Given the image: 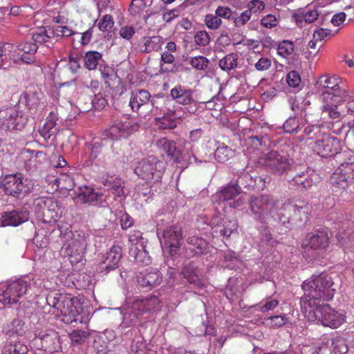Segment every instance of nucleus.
I'll list each match as a JSON object with an SVG mask.
<instances>
[{"mask_svg":"<svg viewBox=\"0 0 354 354\" xmlns=\"http://www.w3.org/2000/svg\"><path fill=\"white\" fill-rule=\"evenodd\" d=\"M333 284L331 277L325 274L313 275L302 284L304 295L300 304L308 321L337 328L346 322L344 313L335 310L328 304H319V301H328L333 297L335 290L332 288Z\"/></svg>","mask_w":354,"mask_h":354,"instance_id":"obj_1","label":"nucleus"},{"mask_svg":"<svg viewBox=\"0 0 354 354\" xmlns=\"http://www.w3.org/2000/svg\"><path fill=\"white\" fill-rule=\"evenodd\" d=\"M44 313L53 315L62 322L87 324L91 316V306L71 295L52 292L46 297Z\"/></svg>","mask_w":354,"mask_h":354,"instance_id":"obj_2","label":"nucleus"},{"mask_svg":"<svg viewBox=\"0 0 354 354\" xmlns=\"http://www.w3.org/2000/svg\"><path fill=\"white\" fill-rule=\"evenodd\" d=\"M91 233L88 230H77L73 232L68 229L60 230V237L62 242L63 253L74 258L73 262L80 261L85 253L86 247L90 241Z\"/></svg>","mask_w":354,"mask_h":354,"instance_id":"obj_3","label":"nucleus"},{"mask_svg":"<svg viewBox=\"0 0 354 354\" xmlns=\"http://www.w3.org/2000/svg\"><path fill=\"white\" fill-rule=\"evenodd\" d=\"M160 300L154 295L145 298L135 299L132 302H127L120 308L122 315V325L124 327L135 326L140 317L147 313L159 309Z\"/></svg>","mask_w":354,"mask_h":354,"instance_id":"obj_4","label":"nucleus"},{"mask_svg":"<svg viewBox=\"0 0 354 354\" xmlns=\"http://www.w3.org/2000/svg\"><path fill=\"white\" fill-rule=\"evenodd\" d=\"M281 204L269 196H252L250 200V207L255 217L261 222L270 218L285 224L288 217L283 219L281 216Z\"/></svg>","mask_w":354,"mask_h":354,"instance_id":"obj_5","label":"nucleus"},{"mask_svg":"<svg viewBox=\"0 0 354 354\" xmlns=\"http://www.w3.org/2000/svg\"><path fill=\"white\" fill-rule=\"evenodd\" d=\"M171 100L155 96L151 100V112L160 116L156 118V125L160 129H174L178 120L182 118L178 111L169 109Z\"/></svg>","mask_w":354,"mask_h":354,"instance_id":"obj_6","label":"nucleus"},{"mask_svg":"<svg viewBox=\"0 0 354 354\" xmlns=\"http://www.w3.org/2000/svg\"><path fill=\"white\" fill-rule=\"evenodd\" d=\"M216 208H221L226 212L227 208L237 209L246 202V194L241 192L236 184H228L214 196Z\"/></svg>","mask_w":354,"mask_h":354,"instance_id":"obj_7","label":"nucleus"},{"mask_svg":"<svg viewBox=\"0 0 354 354\" xmlns=\"http://www.w3.org/2000/svg\"><path fill=\"white\" fill-rule=\"evenodd\" d=\"M33 209L37 218L43 223L57 221L63 213V207L51 197H40L33 203Z\"/></svg>","mask_w":354,"mask_h":354,"instance_id":"obj_8","label":"nucleus"},{"mask_svg":"<svg viewBox=\"0 0 354 354\" xmlns=\"http://www.w3.org/2000/svg\"><path fill=\"white\" fill-rule=\"evenodd\" d=\"M31 344L36 354H53L62 350L59 336L53 329H45L37 332Z\"/></svg>","mask_w":354,"mask_h":354,"instance_id":"obj_9","label":"nucleus"},{"mask_svg":"<svg viewBox=\"0 0 354 354\" xmlns=\"http://www.w3.org/2000/svg\"><path fill=\"white\" fill-rule=\"evenodd\" d=\"M0 184L6 194L16 198L30 194L35 185L31 179L23 178L21 174L6 176L1 180Z\"/></svg>","mask_w":354,"mask_h":354,"instance_id":"obj_10","label":"nucleus"},{"mask_svg":"<svg viewBox=\"0 0 354 354\" xmlns=\"http://www.w3.org/2000/svg\"><path fill=\"white\" fill-rule=\"evenodd\" d=\"M163 169L161 161L153 156H149L136 163L134 172L147 183H156L161 180Z\"/></svg>","mask_w":354,"mask_h":354,"instance_id":"obj_11","label":"nucleus"},{"mask_svg":"<svg viewBox=\"0 0 354 354\" xmlns=\"http://www.w3.org/2000/svg\"><path fill=\"white\" fill-rule=\"evenodd\" d=\"M341 82L342 77L338 75L321 76L315 84V88L322 93V100H333L336 95H341L343 97H348V92L346 89H340Z\"/></svg>","mask_w":354,"mask_h":354,"instance_id":"obj_12","label":"nucleus"},{"mask_svg":"<svg viewBox=\"0 0 354 354\" xmlns=\"http://www.w3.org/2000/svg\"><path fill=\"white\" fill-rule=\"evenodd\" d=\"M28 118L15 107L0 109V128L3 130L21 129Z\"/></svg>","mask_w":354,"mask_h":354,"instance_id":"obj_13","label":"nucleus"},{"mask_svg":"<svg viewBox=\"0 0 354 354\" xmlns=\"http://www.w3.org/2000/svg\"><path fill=\"white\" fill-rule=\"evenodd\" d=\"M27 291L26 281L20 279L13 281L8 283L4 289L0 290V303L8 306L17 304Z\"/></svg>","mask_w":354,"mask_h":354,"instance_id":"obj_14","label":"nucleus"},{"mask_svg":"<svg viewBox=\"0 0 354 354\" xmlns=\"http://www.w3.org/2000/svg\"><path fill=\"white\" fill-rule=\"evenodd\" d=\"M263 165L271 173L282 175L288 171L290 168V160L286 154L277 151H270L265 156Z\"/></svg>","mask_w":354,"mask_h":354,"instance_id":"obj_15","label":"nucleus"},{"mask_svg":"<svg viewBox=\"0 0 354 354\" xmlns=\"http://www.w3.org/2000/svg\"><path fill=\"white\" fill-rule=\"evenodd\" d=\"M157 234L163 251L175 255L178 251L182 239L180 229L177 226H172L164 230L161 236L159 230Z\"/></svg>","mask_w":354,"mask_h":354,"instance_id":"obj_16","label":"nucleus"},{"mask_svg":"<svg viewBox=\"0 0 354 354\" xmlns=\"http://www.w3.org/2000/svg\"><path fill=\"white\" fill-rule=\"evenodd\" d=\"M354 181V162H344L330 177L331 184L340 189L347 188Z\"/></svg>","mask_w":354,"mask_h":354,"instance_id":"obj_17","label":"nucleus"},{"mask_svg":"<svg viewBox=\"0 0 354 354\" xmlns=\"http://www.w3.org/2000/svg\"><path fill=\"white\" fill-rule=\"evenodd\" d=\"M313 150L322 157H330L339 153L340 142L337 138L324 133L315 142Z\"/></svg>","mask_w":354,"mask_h":354,"instance_id":"obj_18","label":"nucleus"},{"mask_svg":"<svg viewBox=\"0 0 354 354\" xmlns=\"http://www.w3.org/2000/svg\"><path fill=\"white\" fill-rule=\"evenodd\" d=\"M137 124L127 117L123 116L116 119L109 129V134L112 139L127 138L138 130Z\"/></svg>","mask_w":354,"mask_h":354,"instance_id":"obj_19","label":"nucleus"},{"mask_svg":"<svg viewBox=\"0 0 354 354\" xmlns=\"http://www.w3.org/2000/svg\"><path fill=\"white\" fill-rule=\"evenodd\" d=\"M310 207L307 204L297 205L290 203H285L280 208L281 216L283 219L288 217V220L286 223L290 221V218L292 216L294 219H298L301 221L306 222L308 221V213L310 212Z\"/></svg>","mask_w":354,"mask_h":354,"instance_id":"obj_20","label":"nucleus"},{"mask_svg":"<svg viewBox=\"0 0 354 354\" xmlns=\"http://www.w3.org/2000/svg\"><path fill=\"white\" fill-rule=\"evenodd\" d=\"M121 258L122 248L118 245H113L99 263L97 268V272L104 274L117 268Z\"/></svg>","mask_w":354,"mask_h":354,"instance_id":"obj_21","label":"nucleus"},{"mask_svg":"<svg viewBox=\"0 0 354 354\" xmlns=\"http://www.w3.org/2000/svg\"><path fill=\"white\" fill-rule=\"evenodd\" d=\"M44 95L37 87L30 88L21 95V103H25L28 109L35 113L38 110L43 109Z\"/></svg>","mask_w":354,"mask_h":354,"instance_id":"obj_22","label":"nucleus"},{"mask_svg":"<svg viewBox=\"0 0 354 354\" xmlns=\"http://www.w3.org/2000/svg\"><path fill=\"white\" fill-rule=\"evenodd\" d=\"M138 283L142 287L151 289L162 281V275L155 268H147L140 272L136 277Z\"/></svg>","mask_w":354,"mask_h":354,"instance_id":"obj_23","label":"nucleus"},{"mask_svg":"<svg viewBox=\"0 0 354 354\" xmlns=\"http://www.w3.org/2000/svg\"><path fill=\"white\" fill-rule=\"evenodd\" d=\"M77 199L84 203L104 206L105 201L102 194L95 192L93 189L87 186L79 187Z\"/></svg>","mask_w":354,"mask_h":354,"instance_id":"obj_24","label":"nucleus"},{"mask_svg":"<svg viewBox=\"0 0 354 354\" xmlns=\"http://www.w3.org/2000/svg\"><path fill=\"white\" fill-rule=\"evenodd\" d=\"M29 219L27 210H14L4 213L1 218L2 226H18Z\"/></svg>","mask_w":354,"mask_h":354,"instance_id":"obj_25","label":"nucleus"},{"mask_svg":"<svg viewBox=\"0 0 354 354\" xmlns=\"http://www.w3.org/2000/svg\"><path fill=\"white\" fill-rule=\"evenodd\" d=\"M170 97L182 105L190 104L194 101L192 91L181 85H176L171 89Z\"/></svg>","mask_w":354,"mask_h":354,"instance_id":"obj_26","label":"nucleus"},{"mask_svg":"<svg viewBox=\"0 0 354 354\" xmlns=\"http://www.w3.org/2000/svg\"><path fill=\"white\" fill-rule=\"evenodd\" d=\"M156 95H154L155 97ZM153 96L144 89L136 90L131 93L129 100V105L133 111H138L142 106L147 104L149 102L151 103V100Z\"/></svg>","mask_w":354,"mask_h":354,"instance_id":"obj_27","label":"nucleus"},{"mask_svg":"<svg viewBox=\"0 0 354 354\" xmlns=\"http://www.w3.org/2000/svg\"><path fill=\"white\" fill-rule=\"evenodd\" d=\"M52 176V177L49 176L47 180L60 189L71 190L75 185L74 178L68 173L61 172L59 176L53 174Z\"/></svg>","mask_w":354,"mask_h":354,"instance_id":"obj_28","label":"nucleus"},{"mask_svg":"<svg viewBox=\"0 0 354 354\" xmlns=\"http://www.w3.org/2000/svg\"><path fill=\"white\" fill-rule=\"evenodd\" d=\"M158 148L164 151L167 155L176 161H179L180 157L183 158V155L180 151L177 149L176 144L166 138L158 140L156 142Z\"/></svg>","mask_w":354,"mask_h":354,"instance_id":"obj_29","label":"nucleus"},{"mask_svg":"<svg viewBox=\"0 0 354 354\" xmlns=\"http://www.w3.org/2000/svg\"><path fill=\"white\" fill-rule=\"evenodd\" d=\"M308 245L313 249L325 248L328 244V236L326 232L318 231L316 234H308Z\"/></svg>","mask_w":354,"mask_h":354,"instance_id":"obj_30","label":"nucleus"},{"mask_svg":"<svg viewBox=\"0 0 354 354\" xmlns=\"http://www.w3.org/2000/svg\"><path fill=\"white\" fill-rule=\"evenodd\" d=\"M57 117L56 114L53 113H50L49 115L46 118V122L44 124L43 127L40 129L39 132L41 136L46 140L50 139L52 136H55V134L57 131V128L56 127V121Z\"/></svg>","mask_w":354,"mask_h":354,"instance_id":"obj_31","label":"nucleus"},{"mask_svg":"<svg viewBox=\"0 0 354 354\" xmlns=\"http://www.w3.org/2000/svg\"><path fill=\"white\" fill-rule=\"evenodd\" d=\"M181 274L189 283H192L197 287H201L203 286V283L198 276L197 268L194 263H190L188 265L185 266Z\"/></svg>","mask_w":354,"mask_h":354,"instance_id":"obj_32","label":"nucleus"},{"mask_svg":"<svg viewBox=\"0 0 354 354\" xmlns=\"http://www.w3.org/2000/svg\"><path fill=\"white\" fill-rule=\"evenodd\" d=\"M279 302L278 296L272 295L263 299L259 304L255 306V308L261 313H267L273 310L279 306Z\"/></svg>","mask_w":354,"mask_h":354,"instance_id":"obj_33","label":"nucleus"},{"mask_svg":"<svg viewBox=\"0 0 354 354\" xmlns=\"http://www.w3.org/2000/svg\"><path fill=\"white\" fill-rule=\"evenodd\" d=\"M187 243L190 245V250L196 254H203L207 249V242L198 236H190L187 239Z\"/></svg>","mask_w":354,"mask_h":354,"instance_id":"obj_34","label":"nucleus"},{"mask_svg":"<svg viewBox=\"0 0 354 354\" xmlns=\"http://www.w3.org/2000/svg\"><path fill=\"white\" fill-rule=\"evenodd\" d=\"M147 240L143 238L142 233L140 231L132 230L129 234V252L134 248H143L146 247Z\"/></svg>","mask_w":354,"mask_h":354,"instance_id":"obj_35","label":"nucleus"},{"mask_svg":"<svg viewBox=\"0 0 354 354\" xmlns=\"http://www.w3.org/2000/svg\"><path fill=\"white\" fill-rule=\"evenodd\" d=\"M129 254L134 258L135 261L138 263L149 265L151 261V257L149 255V252L147 251L146 247H143V248H140L139 249L133 248L131 251L129 252Z\"/></svg>","mask_w":354,"mask_h":354,"instance_id":"obj_36","label":"nucleus"},{"mask_svg":"<svg viewBox=\"0 0 354 354\" xmlns=\"http://www.w3.org/2000/svg\"><path fill=\"white\" fill-rule=\"evenodd\" d=\"M101 59L102 55L99 52L88 51L84 57V66L88 70L95 69Z\"/></svg>","mask_w":354,"mask_h":354,"instance_id":"obj_37","label":"nucleus"},{"mask_svg":"<svg viewBox=\"0 0 354 354\" xmlns=\"http://www.w3.org/2000/svg\"><path fill=\"white\" fill-rule=\"evenodd\" d=\"M320 8L311 6L307 7L302 12L301 15V20H304L306 23H313L317 20L320 15Z\"/></svg>","mask_w":354,"mask_h":354,"instance_id":"obj_38","label":"nucleus"},{"mask_svg":"<svg viewBox=\"0 0 354 354\" xmlns=\"http://www.w3.org/2000/svg\"><path fill=\"white\" fill-rule=\"evenodd\" d=\"M13 45L5 43L0 45V66L6 68L10 66L9 57L12 52Z\"/></svg>","mask_w":354,"mask_h":354,"instance_id":"obj_39","label":"nucleus"},{"mask_svg":"<svg viewBox=\"0 0 354 354\" xmlns=\"http://www.w3.org/2000/svg\"><path fill=\"white\" fill-rule=\"evenodd\" d=\"M28 351V347L21 342L10 343L3 347L1 354H27Z\"/></svg>","mask_w":354,"mask_h":354,"instance_id":"obj_40","label":"nucleus"},{"mask_svg":"<svg viewBox=\"0 0 354 354\" xmlns=\"http://www.w3.org/2000/svg\"><path fill=\"white\" fill-rule=\"evenodd\" d=\"M234 155V151L225 145L218 147L214 152L215 159L222 163L229 160Z\"/></svg>","mask_w":354,"mask_h":354,"instance_id":"obj_41","label":"nucleus"},{"mask_svg":"<svg viewBox=\"0 0 354 354\" xmlns=\"http://www.w3.org/2000/svg\"><path fill=\"white\" fill-rule=\"evenodd\" d=\"M331 100L322 101L324 104L322 106V113H326L328 116L335 120H338L341 116L340 113L337 111V106L330 102Z\"/></svg>","mask_w":354,"mask_h":354,"instance_id":"obj_42","label":"nucleus"},{"mask_svg":"<svg viewBox=\"0 0 354 354\" xmlns=\"http://www.w3.org/2000/svg\"><path fill=\"white\" fill-rule=\"evenodd\" d=\"M289 317L287 315H274L265 319V324L269 327L279 328L288 323Z\"/></svg>","mask_w":354,"mask_h":354,"instance_id":"obj_43","label":"nucleus"},{"mask_svg":"<svg viewBox=\"0 0 354 354\" xmlns=\"http://www.w3.org/2000/svg\"><path fill=\"white\" fill-rule=\"evenodd\" d=\"M278 54L285 58L292 56L295 54V47L292 41L283 40L278 46Z\"/></svg>","mask_w":354,"mask_h":354,"instance_id":"obj_44","label":"nucleus"},{"mask_svg":"<svg viewBox=\"0 0 354 354\" xmlns=\"http://www.w3.org/2000/svg\"><path fill=\"white\" fill-rule=\"evenodd\" d=\"M237 66V55L234 53L228 54L219 61V66L224 71H229Z\"/></svg>","mask_w":354,"mask_h":354,"instance_id":"obj_45","label":"nucleus"},{"mask_svg":"<svg viewBox=\"0 0 354 354\" xmlns=\"http://www.w3.org/2000/svg\"><path fill=\"white\" fill-rule=\"evenodd\" d=\"M8 333L10 335L16 334L17 336H23L26 331V326L21 319H15L9 325Z\"/></svg>","mask_w":354,"mask_h":354,"instance_id":"obj_46","label":"nucleus"},{"mask_svg":"<svg viewBox=\"0 0 354 354\" xmlns=\"http://www.w3.org/2000/svg\"><path fill=\"white\" fill-rule=\"evenodd\" d=\"M162 38L160 36L148 37L145 41V50L147 52L158 51L162 45Z\"/></svg>","mask_w":354,"mask_h":354,"instance_id":"obj_47","label":"nucleus"},{"mask_svg":"<svg viewBox=\"0 0 354 354\" xmlns=\"http://www.w3.org/2000/svg\"><path fill=\"white\" fill-rule=\"evenodd\" d=\"M32 40L39 44H45L50 39V35L47 32L46 28L39 27L32 32Z\"/></svg>","mask_w":354,"mask_h":354,"instance_id":"obj_48","label":"nucleus"},{"mask_svg":"<svg viewBox=\"0 0 354 354\" xmlns=\"http://www.w3.org/2000/svg\"><path fill=\"white\" fill-rule=\"evenodd\" d=\"M348 348L346 340L342 337H336L333 341V354H347Z\"/></svg>","mask_w":354,"mask_h":354,"instance_id":"obj_49","label":"nucleus"},{"mask_svg":"<svg viewBox=\"0 0 354 354\" xmlns=\"http://www.w3.org/2000/svg\"><path fill=\"white\" fill-rule=\"evenodd\" d=\"M204 22L205 26L211 30H217L222 24L221 19H220L216 14L206 15Z\"/></svg>","mask_w":354,"mask_h":354,"instance_id":"obj_50","label":"nucleus"},{"mask_svg":"<svg viewBox=\"0 0 354 354\" xmlns=\"http://www.w3.org/2000/svg\"><path fill=\"white\" fill-rule=\"evenodd\" d=\"M88 335L87 330H75L70 333V338L73 345H79L84 342Z\"/></svg>","mask_w":354,"mask_h":354,"instance_id":"obj_51","label":"nucleus"},{"mask_svg":"<svg viewBox=\"0 0 354 354\" xmlns=\"http://www.w3.org/2000/svg\"><path fill=\"white\" fill-rule=\"evenodd\" d=\"M194 40L197 46H205L210 41V36L205 30H200L196 32Z\"/></svg>","mask_w":354,"mask_h":354,"instance_id":"obj_52","label":"nucleus"},{"mask_svg":"<svg viewBox=\"0 0 354 354\" xmlns=\"http://www.w3.org/2000/svg\"><path fill=\"white\" fill-rule=\"evenodd\" d=\"M175 61V57L173 53L163 51L160 55V71L162 72H167L169 70L164 67L165 64H173Z\"/></svg>","mask_w":354,"mask_h":354,"instance_id":"obj_53","label":"nucleus"},{"mask_svg":"<svg viewBox=\"0 0 354 354\" xmlns=\"http://www.w3.org/2000/svg\"><path fill=\"white\" fill-rule=\"evenodd\" d=\"M208 59L203 56L192 57L189 62L193 68L198 70H204L208 65Z\"/></svg>","mask_w":354,"mask_h":354,"instance_id":"obj_54","label":"nucleus"},{"mask_svg":"<svg viewBox=\"0 0 354 354\" xmlns=\"http://www.w3.org/2000/svg\"><path fill=\"white\" fill-rule=\"evenodd\" d=\"M113 24V17L110 15H105L100 20L98 28L102 31H107L112 28Z\"/></svg>","mask_w":354,"mask_h":354,"instance_id":"obj_55","label":"nucleus"},{"mask_svg":"<svg viewBox=\"0 0 354 354\" xmlns=\"http://www.w3.org/2000/svg\"><path fill=\"white\" fill-rule=\"evenodd\" d=\"M18 50L21 54L31 55L37 52V46L32 42L21 43L18 45Z\"/></svg>","mask_w":354,"mask_h":354,"instance_id":"obj_56","label":"nucleus"},{"mask_svg":"<svg viewBox=\"0 0 354 354\" xmlns=\"http://www.w3.org/2000/svg\"><path fill=\"white\" fill-rule=\"evenodd\" d=\"M299 120L295 117L289 118L283 124V129L286 133L297 131L299 128Z\"/></svg>","mask_w":354,"mask_h":354,"instance_id":"obj_57","label":"nucleus"},{"mask_svg":"<svg viewBox=\"0 0 354 354\" xmlns=\"http://www.w3.org/2000/svg\"><path fill=\"white\" fill-rule=\"evenodd\" d=\"M53 34L57 37H69L74 34V31L66 26H57L53 29Z\"/></svg>","mask_w":354,"mask_h":354,"instance_id":"obj_58","label":"nucleus"},{"mask_svg":"<svg viewBox=\"0 0 354 354\" xmlns=\"http://www.w3.org/2000/svg\"><path fill=\"white\" fill-rule=\"evenodd\" d=\"M286 82L291 87H298L301 83L300 75L295 71H292L288 73L286 76Z\"/></svg>","mask_w":354,"mask_h":354,"instance_id":"obj_59","label":"nucleus"},{"mask_svg":"<svg viewBox=\"0 0 354 354\" xmlns=\"http://www.w3.org/2000/svg\"><path fill=\"white\" fill-rule=\"evenodd\" d=\"M252 13L250 10H245L241 13L234 20L236 27H241L249 21L251 19Z\"/></svg>","mask_w":354,"mask_h":354,"instance_id":"obj_60","label":"nucleus"},{"mask_svg":"<svg viewBox=\"0 0 354 354\" xmlns=\"http://www.w3.org/2000/svg\"><path fill=\"white\" fill-rule=\"evenodd\" d=\"M102 147L100 143L95 142L92 147L91 148V154H90V163H87L86 166H89L92 165L93 161L99 158L100 159V156L101 155Z\"/></svg>","mask_w":354,"mask_h":354,"instance_id":"obj_61","label":"nucleus"},{"mask_svg":"<svg viewBox=\"0 0 354 354\" xmlns=\"http://www.w3.org/2000/svg\"><path fill=\"white\" fill-rule=\"evenodd\" d=\"M261 24L266 28H272L277 25L278 19L274 15L269 14L261 19Z\"/></svg>","mask_w":354,"mask_h":354,"instance_id":"obj_62","label":"nucleus"},{"mask_svg":"<svg viewBox=\"0 0 354 354\" xmlns=\"http://www.w3.org/2000/svg\"><path fill=\"white\" fill-rule=\"evenodd\" d=\"M238 223L236 221H230L223 228L220 229L219 232L223 236H229L232 232L237 230Z\"/></svg>","mask_w":354,"mask_h":354,"instance_id":"obj_63","label":"nucleus"},{"mask_svg":"<svg viewBox=\"0 0 354 354\" xmlns=\"http://www.w3.org/2000/svg\"><path fill=\"white\" fill-rule=\"evenodd\" d=\"M265 8V3L261 0H252L248 4V10H250L251 13L261 12Z\"/></svg>","mask_w":354,"mask_h":354,"instance_id":"obj_64","label":"nucleus"}]
</instances>
